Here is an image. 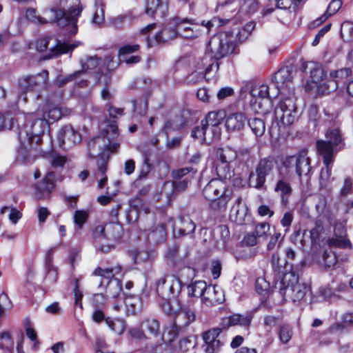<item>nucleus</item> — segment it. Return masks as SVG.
Listing matches in <instances>:
<instances>
[{
	"mask_svg": "<svg viewBox=\"0 0 353 353\" xmlns=\"http://www.w3.org/2000/svg\"><path fill=\"white\" fill-rule=\"evenodd\" d=\"M120 271V268L117 269L97 268L94 270L93 274L99 277V287H122L121 280L117 276Z\"/></svg>",
	"mask_w": 353,
	"mask_h": 353,
	"instance_id": "12",
	"label": "nucleus"
},
{
	"mask_svg": "<svg viewBox=\"0 0 353 353\" xmlns=\"http://www.w3.org/2000/svg\"><path fill=\"white\" fill-rule=\"evenodd\" d=\"M256 23L254 21L247 23L245 26L239 31L236 37L240 42H243L247 39L252 30L254 29Z\"/></svg>",
	"mask_w": 353,
	"mask_h": 353,
	"instance_id": "50",
	"label": "nucleus"
},
{
	"mask_svg": "<svg viewBox=\"0 0 353 353\" xmlns=\"http://www.w3.org/2000/svg\"><path fill=\"white\" fill-rule=\"evenodd\" d=\"M222 330V327H216L203 332L202 339L205 346V351L206 353H218L221 351L223 343L218 338Z\"/></svg>",
	"mask_w": 353,
	"mask_h": 353,
	"instance_id": "13",
	"label": "nucleus"
},
{
	"mask_svg": "<svg viewBox=\"0 0 353 353\" xmlns=\"http://www.w3.org/2000/svg\"><path fill=\"white\" fill-rule=\"evenodd\" d=\"M160 285H167L169 287H177L181 286V281L174 275H166L162 279H160L157 282V286Z\"/></svg>",
	"mask_w": 353,
	"mask_h": 353,
	"instance_id": "57",
	"label": "nucleus"
},
{
	"mask_svg": "<svg viewBox=\"0 0 353 353\" xmlns=\"http://www.w3.org/2000/svg\"><path fill=\"white\" fill-rule=\"evenodd\" d=\"M230 219L239 225H245L250 221L248 208L245 204L242 203L241 197L236 199L234 205L232 207Z\"/></svg>",
	"mask_w": 353,
	"mask_h": 353,
	"instance_id": "17",
	"label": "nucleus"
},
{
	"mask_svg": "<svg viewBox=\"0 0 353 353\" xmlns=\"http://www.w3.org/2000/svg\"><path fill=\"white\" fill-rule=\"evenodd\" d=\"M274 190L279 192L282 197H284L285 196H289L292 193V189L288 182L281 179L277 182Z\"/></svg>",
	"mask_w": 353,
	"mask_h": 353,
	"instance_id": "53",
	"label": "nucleus"
},
{
	"mask_svg": "<svg viewBox=\"0 0 353 353\" xmlns=\"http://www.w3.org/2000/svg\"><path fill=\"white\" fill-rule=\"evenodd\" d=\"M194 172L193 168L191 167L183 168L173 170L172 176L174 180H181L188 176H190L192 179Z\"/></svg>",
	"mask_w": 353,
	"mask_h": 353,
	"instance_id": "47",
	"label": "nucleus"
},
{
	"mask_svg": "<svg viewBox=\"0 0 353 353\" xmlns=\"http://www.w3.org/2000/svg\"><path fill=\"white\" fill-rule=\"evenodd\" d=\"M158 303L163 312L168 316H172L178 310V308H174L172 305L174 303V301H158Z\"/></svg>",
	"mask_w": 353,
	"mask_h": 353,
	"instance_id": "58",
	"label": "nucleus"
},
{
	"mask_svg": "<svg viewBox=\"0 0 353 353\" xmlns=\"http://www.w3.org/2000/svg\"><path fill=\"white\" fill-rule=\"evenodd\" d=\"M172 325L181 330H184L190 323L194 321L195 313L188 308H180L173 314Z\"/></svg>",
	"mask_w": 353,
	"mask_h": 353,
	"instance_id": "20",
	"label": "nucleus"
},
{
	"mask_svg": "<svg viewBox=\"0 0 353 353\" xmlns=\"http://www.w3.org/2000/svg\"><path fill=\"white\" fill-rule=\"evenodd\" d=\"M247 118L243 113H234L226 118L225 126L229 130H239L245 124Z\"/></svg>",
	"mask_w": 353,
	"mask_h": 353,
	"instance_id": "29",
	"label": "nucleus"
},
{
	"mask_svg": "<svg viewBox=\"0 0 353 353\" xmlns=\"http://www.w3.org/2000/svg\"><path fill=\"white\" fill-rule=\"evenodd\" d=\"M323 160L324 168L321 170L319 175V184L321 188H327L333 179L331 178L332 164L334 159H327L325 157H322Z\"/></svg>",
	"mask_w": 353,
	"mask_h": 353,
	"instance_id": "25",
	"label": "nucleus"
},
{
	"mask_svg": "<svg viewBox=\"0 0 353 353\" xmlns=\"http://www.w3.org/2000/svg\"><path fill=\"white\" fill-rule=\"evenodd\" d=\"M282 240L281 234L279 232H275L270 239L267 248L268 250H273L276 247H279Z\"/></svg>",
	"mask_w": 353,
	"mask_h": 353,
	"instance_id": "62",
	"label": "nucleus"
},
{
	"mask_svg": "<svg viewBox=\"0 0 353 353\" xmlns=\"http://www.w3.org/2000/svg\"><path fill=\"white\" fill-rule=\"evenodd\" d=\"M323 232V225L321 219L317 218L315 221L314 228L310 231V237L312 242L319 240L321 233Z\"/></svg>",
	"mask_w": 353,
	"mask_h": 353,
	"instance_id": "56",
	"label": "nucleus"
},
{
	"mask_svg": "<svg viewBox=\"0 0 353 353\" xmlns=\"http://www.w3.org/2000/svg\"><path fill=\"white\" fill-rule=\"evenodd\" d=\"M347 328L345 325H344L343 321L341 322H335L332 324H331L327 330V332L329 334H341L345 330H346Z\"/></svg>",
	"mask_w": 353,
	"mask_h": 353,
	"instance_id": "61",
	"label": "nucleus"
},
{
	"mask_svg": "<svg viewBox=\"0 0 353 353\" xmlns=\"http://www.w3.org/2000/svg\"><path fill=\"white\" fill-rule=\"evenodd\" d=\"M287 163L295 168L296 174L301 177L302 175H307L310 170V161L307 157V150H301L295 155L290 157Z\"/></svg>",
	"mask_w": 353,
	"mask_h": 353,
	"instance_id": "15",
	"label": "nucleus"
},
{
	"mask_svg": "<svg viewBox=\"0 0 353 353\" xmlns=\"http://www.w3.org/2000/svg\"><path fill=\"white\" fill-rule=\"evenodd\" d=\"M256 310V309L248 311L245 314L236 313L223 318L220 325L223 330H226L235 325L248 329L251 325Z\"/></svg>",
	"mask_w": 353,
	"mask_h": 353,
	"instance_id": "11",
	"label": "nucleus"
},
{
	"mask_svg": "<svg viewBox=\"0 0 353 353\" xmlns=\"http://www.w3.org/2000/svg\"><path fill=\"white\" fill-rule=\"evenodd\" d=\"M59 146L69 149L81 141L80 133L71 125L63 126L58 134Z\"/></svg>",
	"mask_w": 353,
	"mask_h": 353,
	"instance_id": "14",
	"label": "nucleus"
},
{
	"mask_svg": "<svg viewBox=\"0 0 353 353\" xmlns=\"http://www.w3.org/2000/svg\"><path fill=\"white\" fill-rule=\"evenodd\" d=\"M294 98L290 97L281 100L274 110V117L277 122L283 126H288L294 121L295 116L294 112L296 111Z\"/></svg>",
	"mask_w": 353,
	"mask_h": 353,
	"instance_id": "8",
	"label": "nucleus"
},
{
	"mask_svg": "<svg viewBox=\"0 0 353 353\" xmlns=\"http://www.w3.org/2000/svg\"><path fill=\"white\" fill-rule=\"evenodd\" d=\"M242 90L248 92L252 97L250 101L252 110L256 114H265L264 85L260 84L256 81H250L245 82Z\"/></svg>",
	"mask_w": 353,
	"mask_h": 353,
	"instance_id": "7",
	"label": "nucleus"
},
{
	"mask_svg": "<svg viewBox=\"0 0 353 353\" xmlns=\"http://www.w3.org/2000/svg\"><path fill=\"white\" fill-rule=\"evenodd\" d=\"M145 330L150 334L158 336L160 332L159 322L155 319H145L143 323Z\"/></svg>",
	"mask_w": 353,
	"mask_h": 353,
	"instance_id": "46",
	"label": "nucleus"
},
{
	"mask_svg": "<svg viewBox=\"0 0 353 353\" xmlns=\"http://www.w3.org/2000/svg\"><path fill=\"white\" fill-rule=\"evenodd\" d=\"M88 213L84 210H77L74 214V223L79 228L86 222Z\"/></svg>",
	"mask_w": 353,
	"mask_h": 353,
	"instance_id": "59",
	"label": "nucleus"
},
{
	"mask_svg": "<svg viewBox=\"0 0 353 353\" xmlns=\"http://www.w3.org/2000/svg\"><path fill=\"white\" fill-rule=\"evenodd\" d=\"M105 239L112 241H118L123 234V226L117 222H110L103 225Z\"/></svg>",
	"mask_w": 353,
	"mask_h": 353,
	"instance_id": "27",
	"label": "nucleus"
},
{
	"mask_svg": "<svg viewBox=\"0 0 353 353\" xmlns=\"http://www.w3.org/2000/svg\"><path fill=\"white\" fill-rule=\"evenodd\" d=\"M351 74L352 71L348 68H344L338 70L331 71L330 73V79L328 81V84L327 85L323 92H325L327 94H329L331 92L336 90L338 88L339 81L346 79L347 77L350 76Z\"/></svg>",
	"mask_w": 353,
	"mask_h": 353,
	"instance_id": "22",
	"label": "nucleus"
},
{
	"mask_svg": "<svg viewBox=\"0 0 353 353\" xmlns=\"http://www.w3.org/2000/svg\"><path fill=\"white\" fill-rule=\"evenodd\" d=\"M177 35L176 28L170 23V28H165L161 32L157 33L152 39L147 38V43L149 48L156 44L166 42L175 38Z\"/></svg>",
	"mask_w": 353,
	"mask_h": 353,
	"instance_id": "23",
	"label": "nucleus"
},
{
	"mask_svg": "<svg viewBox=\"0 0 353 353\" xmlns=\"http://www.w3.org/2000/svg\"><path fill=\"white\" fill-rule=\"evenodd\" d=\"M225 117L226 113L223 110L212 111L201 120V125H206L210 129L218 126Z\"/></svg>",
	"mask_w": 353,
	"mask_h": 353,
	"instance_id": "28",
	"label": "nucleus"
},
{
	"mask_svg": "<svg viewBox=\"0 0 353 353\" xmlns=\"http://www.w3.org/2000/svg\"><path fill=\"white\" fill-rule=\"evenodd\" d=\"M182 332L183 331L172 324L171 326L164 330L162 334V339L165 343L170 344L173 342L175 339L178 337L179 333Z\"/></svg>",
	"mask_w": 353,
	"mask_h": 353,
	"instance_id": "38",
	"label": "nucleus"
},
{
	"mask_svg": "<svg viewBox=\"0 0 353 353\" xmlns=\"http://www.w3.org/2000/svg\"><path fill=\"white\" fill-rule=\"evenodd\" d=\"M122 299L126 307L132 313L137 311V306L140 303L141 299L137 294H132L128 292L122 293Z\"/></svg>",
	"mask_w": 353,
	"mask_h": 353,
	"instance_id": "34",
	"label": "nucleus"
},
{
	"mask_svg": "<svg viewBox=\"0 0 353 353\" xmlns=\"http://www.w3.org/2000/svg\"><path fill=\"white\" fill-rule=\"evenodd\" d=\"M101 59H99L96 56L88 57L84 61H81L83 70L89 72L95 71V70L101 63Z\"/></svg>",
	"mask_w": 353,
	"mask_h": 353,
	"instance_id": "42",
	"label": "nucleus"
},
{
	"mask_svg": "<svg viewBox=\"0 0 353 353\" xmlns=\"http://www.w3.org/2000/svg\"><path fill=\"white\" fill-rule=\"evenodd\" d=\"M107 171V162L105 160L98 161V171L96 173V177L100 178L98 181V187L102 188L106 184L108 177L105 175Z\"/></svg>",
	"mask_w": 353,
	"mask_h": 353,
	"instance_id": "39",
	"label": "nucleus"
},
{
	"mask_svg": "<svg viewBox=\"0 0 353 353\" xmlns=\"http://www.w3.org/2000/svg\"><path fill=\"white\" fill-rule=\"evenodd\" d=\"M195 347V342L190 337H184L180 339L175 350L179 353H187Z\"/></svg>",
	"mask_w": 353,
	"mask_h": 353,
	"instance_id": "41",
	"label": "nucleus"
},
{
	"mask_svg": "<svg viewBox=\"0 0 353 353\" xmlns=\"http://www.w3.org/2000/svg\"><path fill=\"white\" fill-rule=\"evenodd\" d=\"M179 221L180 225L178 228L179 236L188 235L194 232L196 225L189 217L181 216Z\"/></svg>",
	"mask_w": 353,
	"mask_h": 353,
	"instance_id": "33",
	"label": "nucleus"
},
{
	"mask_svg": "<svg viewBox=\"0 0 353 353\" xmlns=\"http://www.w3.org/2000/svg\"><path fill=\"white\" fill-rule=\"evenodd\" d=\"M280 294H285L288 291V296L293 302L301 301L306 294L307 290L312 288H279Z\"/></svg>",
	"mask_w": 353,
	"mask_h": 353,
	"instance_id": "32",
	"label": "nucleus"
},
{
	"mask_svg": "<svg viewBox=\"0 0 353 353\" xmlns=\"http://www.w3.org/2000/svg\"><path fill=\"white\" fill-rule=\"evenodd\" d=\"M342 34H346L350 40H353V23L345 21L341 25Z\"/></svg>",
	"mask_w": 353,
	"mask_h": 353,
	"instance_id": "64",
	"label": "nucleus"
},
{
	"mask_svg": "<svg viewBox=\"0 0 353 353\" xmlns=\"http://www.w3.org/2000/svg\"><path fill=\"white\" fill-rule=\"evenodd\" d=\"M344 139L339 127L333 126L325 132V139L316 141V145L319 154L327 159H334L337 152L344 147Z\"/></svg>",
	"mask_w": 353,
	"mask_h": 353,
	"instance_id": "5",
	"label": "nucleus"
},
{
	"mask_svg": "<svg viewBox=\"0 0 353 353\" xmlns=\"http://www.w3.org/2000/svg\"><path fill=\"white\" fill-rule=\"evenodd\" d=\"M216 154L221 161L216 168V173L220 178L228 179L232 176V172L228 166L229 163L234 161L238 157L237 152L231 147L219 148Z\"/></svg>",
	"mask_w": 353,
	"mask_h": 353,
	"instance_id": "9",
	"label": "nucleus"
},
{
	"mask_svg": "<svg viewBox=\"0 0 353 353\" xmlns=\"http://www.w3.org/2000/svg\"><path fill=\"white\" fill-rule=\"evenodd\" d=\"M310 74L312 81L316 84L319 83L325 75L323 69L319 65H315L311 70Z\"/></svg>",
	"mask_w": 353,
	"mask_h": 353,
	"instance_id": "60",
	"label": "nucleus"
},
{
	"mask_svg": "<svg viewBox=\"0 0 353 353\" xmlns=\"http://www.w3.org/2000/svg\"><path fill=\"white\" fill-rule=\"evenodd\" d=\"M292 329L289 325H283L280 326L279 337L282 343H288L292 339Z\"/></svg>",
	"mask_w": 353,
	"mask_h": 353,
	"instance_id": "48",
	"label": "nucleus"
},
{
	"mask_svg": "<svg viewBox=\"0 0 353 353\" xmlns=\"http://www.w3.org/2000/svg\"><path fill=\"white\" fill-rule=\"evenodd\" d=\"M265 183V161L261 160L256 168L255 172L250 174L248 183L250 187L260 188Z\"/></svg>",
	"mask_w": 353,
	"mask_h": 353,
	"instance_id": "26",
	"label": "nucleus"
},
{
	"mask_svg": "<svg viewBox=\"0 0 353 353\" xmlns=\"http://www.w3.org/2000/svg\"><path fill=\"white\" fill-rule=\"evenodd\" d=\"M36 195L38 199H45L55 188V174L48 172L42 181L35 185Z\"/></svg>",
	"mask_w": 353,
	"mask_h": 353,
	"instance_id": "19",
	"label": "nucleus"
},
{
	"mask_svg": "<svg viewBox=\"0 0 353 353\" xmlns=\"http://www.w3.org/2000/svg\"><path fill=\"white\" fill-rule=\"evenodd\" d=\"M298 276L294 273L286 272L281 279V287H295L298 283Z\"/></svg>",
	"mask_w": 353,
	"mask_h": 353,
	"instance_id": "45",
	"label": "nucleus"
},
{
	"mask_svg": "<svg viewBox=\"0 0 353 353\" xmlns=\"http://www.w3.org/2000/svg\"><path fill=\"white\" fill-rule=\"evenodd\" d=\"M132 21V17L130 14H121L112 19V24L117 28H121L130 25Z\"/></svg>",
	"mask_w": 353,
	"mask_h": 353,
	"instance_id": "52",
	"label": "nucleus"
},
{
	"mask_svg": "<svg viewBox=\"0 0 353 353\" xmlns=\"http://www.w3.org/2000/svg\"><path fill=\"white\" fill-rule=\"evenodd\" d=\"M299 0H277V7L283 10L294 11L299 4Z\"/></svg>",
	"mask_w": 353,
	"mask_h": 353,
	"instance_id": "55",
	"label": "nucleus"
},
{
	"mask_svg": "<svg viewBox=\"0 0 353 353\" xmlns=\"http://www.w3.org/2000/svg\"><path fill=\"white\" fill-rule=\"evenodd\" d=\"M51 165L53 168H62L66 163V159L65 157L59 154H54L51 157Z\"/></svg>",
	"mask_w": 353,
	"mask_h": 353,
	"instance_id": "63",
	"label": "nucleus"
},
{
	"mask_svg": "<svg viewBox=\"0 0 353 353\" xmlns=\"http://www.w3.org/2000/svg\"><path fill=\"white\" fill-rule=\"evenodd\" d=\"M200 296L207 306L216 305L225 300L223 288H202Z\"/></svg>",
	"mask_w": 353,
	"mask_h": 353,
	"instance_id": "18",
	"label": "nucleus"
},
{
	"mask_svg": "<svg viewBox=\"0 0 353 353\" xmlns=\"http://www.w3.org/2000/svg\"><path fill=\"white\" fill-rule=\"evenodd\" d=\"M171 24L176 28L177 35L184 38L194 39L201 34L199 24L195 19L175 17L171 20Z\"/></svg>",
	"mask_w": 353,
	"mask_h": 353,
	"instance_id": "10",
	"label": "nucleus"
},
{
	"mask_svg": "<svg viewBox=\"0 0 353 353\" xmlns=\"http://www.w3.org/2000/svg\"><path fill=\"white\" fill-rule=\"evenodd\" d=\"M208 126L206 125H201L196 126L191 132V137L195 139L199 140L201 143H210L212 141V138L207 137V132L209 130Z\"/></svg>",
	"mask_w": 353,
	"mask_h": 353,
	"instance_id": "36",
	"label": "nucleus"
},
{
	"mask_svg": "<svg viewBox=\"0 0 353 353\" xmlns=\"http://www.w3.org/2000/svg\"><path fill=\"white\" fill-rule=\"evenodd\" d=\"M156 292L158 296L157 301H174V303L178 305L179 304L177 297L181 292L182 288H178L175 290V288H155Z\"/></svg>",
	"mask_w": 353,
	"mask_h": 353,
	"instance_id": "30",
	"label": "nucleus"
},
{
	"mask_svg": "<svg viewBox=\"0 0 353 353\" xmlns=\"http://www.w3.org/2000/svg\"><path fill=\"white\" fill-rule=\"evenodd\" d=\"M249 125L256 137H262L265 132V121L262 119L253 118L249 121Z\"/></svg>",
	"mask_w": 353,
	"mask_h": 353,
	"instance_id": "40",
	"label": "nucleus"
},
{
	"mask_svg": "<svg viewBox=\"0 0 353 353\" xmlns=\"http://www.w3.org/2000/svg\"><path fill=\"white\" fill-rule=\"evenodd\" d=\"M167 231L164 223H161L155 225L148 234V238L150 241L158 243L165 239Z\"/></svg>",
	"mask_w": 353,
	"mask_h": 353,
	"instance_id": "31",
	"label": "nucleus"
},
{
	"mask_svg": "<svg viewBox=\"0 0 353 353\" xmlns=\"http://www.w3.org/2000/svg\"><path fill=\"white\" fill-rule=\"evenodd\" d=\"M315 209L318 213L317 218L321 219L329 216V210L327 207V199L325 197H321L319 199L315 205Z\"/></svg>",
	"mask_w": 353,
	"mask_h": 353,
	"instance_id": "51",
	"label": "nucleus"
},
{
	"mask_svg": "<svg viewBox=\"0 0 353 353\" xmlns=\"http://www.w3.org/2000/svg\"><path fill=\"white\" fill-rule=\"evenodd\" d=\"M0 348L4 350L10 351L13 348V340L10 333L8 331L0 333Z\"/></svg>",
	"mask_w": 353,
	"mask_h": 353,
	"instance_id": "44",
	"label": "nucleus"
},
{
	"mask_svg": "<svg viewBox=\"0 0 353 353\" xmlns=\"http://www.w3.org/2000/svg\"><path fill=\"white\" fill-rule=\"evenodd\" d=\"M48 79V72L43 70L37 75H29L21 78L19 80V97L17 98L18 104H25L27 102V93L32 94L37 99L41 97L40 94H35L34 92L39 87L45 86Z\"/></svg>",
	"mask_w": 353,
	"mask_h": 353,
	"instance_id": "6",
	"label": "nucleus"
},
{
	"mask_svg": "<svg viewBox=\"0 0 353 353\" xmlns=\"http://www.w3.org/2000/svg\"><path fill=\"white\" fill-rule=\"evenodd\" d=\"M207 50L199 63V68H203L205 77L209 78L210 73L215 74L218 71L219 60L236 53L233 36L229 32L215 34L210 38Z\"/></svg>",
	"mask_w": 353,
	"mask_h": 353,
	"instance_id": "3",
	"label": "nucleus"
},
{
	"mask_svg": "<svg viewBox=\"0 0 353 353\" xmlns=\"http://www.w3.org/2000/svg\"><path fill=\"white\" fill-rule=\"evenodd\" d=\"M80 44V42H75L72 44L68 43H61L60 41L54 39V43L50 48V54L46 56V59H52L61 54L72 51Z\"/></svg>",
	"mask_w": 353,
	"mask_h": 353,
	"instance_id": "24",
	"label": "nucleus"
},
{
	"mask_svg": "<svg viewBox=\"0 0 353 353\" xmlns=\"http://www.w3.org/2000/svg\"><path fill=\"white\" fill-rule=\"evenodd\" d=\"M103 138L107 139L108 140L114 139L118 136V127L114 121L110 122L107 124L105 129L103 130L102 132Z\"/></svg>",
	"mask_w": 353,
	"mask_h": 353,
	"instance_id": "49",
	"label": "nucleus"
},
{
	"mask_svg": "<svg viewBox=\"0 0 353 353\" xmlns=\"http://www.w3.org/2000/svg\"><path fill=\"white\" fill-rule=\"evenodd\" d=\"M204 197L210 201V207L214 211L224 210L231 200L232 191L223 180L212 179L203 189Z\"/></svg>",
	"mask_w": 353,
	"mask_h": 353,
	"instance_id": "4",
	"label": "nucleus"
},
{
	"mask_svg": "<svg viewBox=\"0 0 353 353\" xmlns=\"http://www.w3.org/2000/svg\"><path fill=\"white\" fill-rule=\"evenodd\" d=\"M191 181V176H188L185 178L181 180H176L171 183L172 190L174 192H180L185 190L188 184Z\"/></svg>",
	"mask_w": 353,
	"mask_h": 353,
	"instance_id": "54",
	"label": "nucleus"
},
{
	"mask_svg": "<svg viewBox=\"0 0 353 353\" xmlns=\"http://www.w3.org/2000/svg\"><path fill=\"white\" fill-rule=\"evenodd\" d=\"M61 8H46L43 11V17L37 15V10L28 8L26 12V19L35 24L55 23L60 28H65L71 35L77 32V21L83 6L80 0H61Z\"/></svg>",
	"mask_w": 353,
	"mask_h": 353,
	"instance_id": "2",
	"label": "nucleus"
},
{
	"mask_svg": "<svg viewBox=\"0 0 353 353\" xmlns=\"http://www.w3.org/2000/svg\"><path fill=\"white\" fill-rule=\"evenodd\" d=\"M65 114L61 108L50 101H45L37 110L24 117L17 118L18 137L22 145H39L41 136L50 123L59 120Z\"/></svg>",
	"mask_w": 353,
	"mask_h": 353,
	"instance_id": "1",
	"label": "nucleus"
},
{
	"mask_svg": "<svg viewBox=\"0 0 353 353\" xmlns=\"http://www.w3.org/2000/svg\"><path fill=\"white\" fill-rule=\"evenodd\" d=\"M327 244L329 247L339 248H346L351 245V243L348 239L336 236L329 238L327 240Z\"/></svg>",
	"mask_w": 353,
	"mask_h": 353,
	"instance_id": "43",
	"label": "nucleus"
},
{
	"mask_svg": "<svg viewBox=\"0 0 353 353\" xmlns=\"http://www.w3.org/2000/svg\"><path fill=\"white\" fill-rule=\"evenodd\" d=\"M105 323L108 327L115 334L121 335L125 330V321L122 319H112L110 317H106Z\"/></svg>",
	"mask_w": 353,
	"mask_h": 353,
	"instance_id": "35",
	"label": "nucleus"
},
{
	"mask_svg": "<svg viewBox=\"0 0 353 353\" xmlns=\"http://www.w3.org/2000/svg\"><path fill=\"white\" fill-rule=\"evenodd\" d=\"M292 79L293 77L290 69L281 68L274 74L272 82L280 93H283L287 89L289 90L290 93H294V90H291Z\"/></svg>",
	"mask_w": 353,
	"mask_h": 353,
	"instance_id": "16",
	"label": "nucleus"
},
{
	"mask_svg": "<svg viewBox=\"0 0 353 353\" xmlns=\"http://www.w3.org/2000/svg\"><path fill=\"white\" fill-rule=\"evenodd\" d=\"M53 248H50L48 252L46 259V269L47 271L46 279L54 281H56L57 278V270L52 263V257L51 256Z\"/></svg>",
	"mask_w": 353,
	"mask_h": 353,
	"instance_id": "37",
	"label": "nucleus"
},
{
	"mask_svg": "<svg viewBox=\"0 0 353 353\" xmlns=\"http://www.w3.org/2000/svg\"><path fill=\"white\" fill-rule=\"evenodd\" d=\"M145 12L154 19H163L168 12V4L164 0H146Z\"/></svg>",
	"mask_w": 353,
	"mask_h": 353,
	"instance_id": "21",
	"label": "nucleus"
}]
</instances>
